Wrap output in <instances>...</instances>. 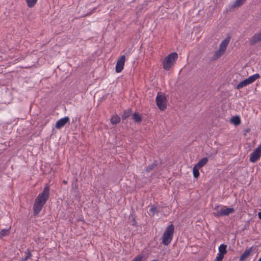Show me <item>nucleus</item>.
<instances>
[{"label": "nucleus", "mask_w": 261, "mask_h": 261, "mask_svg": "<svg viewBox=\"0 0 261 261\" xmlns=\"http://www.w3.org/2000/svg\"><path fill=\"white\" fill-rule=\"evenodd\" d=\"M49 186L46 185L42 192L39 194L36 198L33 206V211L35 215H37L39 213L43 205L48 200L49 195Z\"/></svg>", "instance_id": "f257e3e1"}, {"label": "nucleus", "mask_w": 261, "mask_h": 261, "mask_svg": "<svg viewBox=\"0 0 261 261\" xmlns=\"http://www.w3.org/2000/svg\"><path fill=\"white\" fill-rule=\"evenodd\" d=\"M178 55L176 53H172L165 58L162 62L163 66L165 70H170L174 65L177 59Z\"/></svg>", "instance_id": "f03ea898"}, {"label": "nucleus", "mask_w": 261, "mask_h": 261, "mask_svg": "<svg viewBox=\"0 0 261 261\" xmlns=\"http://www.w3.org/2000/svg\"><path fill=\"white\" fill-rule=\"evenodd\" d=\"M174 230V226L173 224L168 226L162 237V243L165 245H169L173 239V233Z\"/></svg>", "instance_id": "7ed1b4c3"}, {"label": "nucleus", "mask_w": 261, "mask_h": 261, "mask_svg": "<svg viewBox=\"0 0 261 261\" xmlns=\"http://www.w3.org/2000/svg\"><path fill=\"white\" fill-rule=\"evenodd\" d=\"M214 210L216 212L213 213V215L216 217L228 216L234 212L233 208L225 206L223 207H220L219 205L215 206Z\"/></svg>", "instance_id": "20e7f679"}, {"label": "nucleus", "mask_w": 261, "mask_h": 261, "mask_svg": "<svg viewBox=\"0 0 261 261\" xmlns=\"http://www.w3.org/2000/svg\"><path fill=\"white\" fill-rule=\"evenodd\" d=\"M229 41L230 39L226 38L221 42L218 50H216L214 54L213 58L215 60L218 59L224 54Z\"/></svg>", "instance_id": "39448f33"}, {"label": "nucleus", "mask_w": 261, "mask_h": 261, "mask_svg": "<svg viewBox=\"0 0 261 261\" xmlns=\"http://www.w3.org/2000/svg\"><path fill=\"white\" fill-rule=\"evenodd\" d=\"M155 101L158 108L161 111H164L167 108V99L165 95L158 93Z\"/></svg>", "instance_id": "423d86ee"}, {"label": "nucleus", "mask_w": 261, "mask_h": 261, "mask_svg": "<svg viewBox=\"0 0 261 261\" xmlns=\"http://www.w3.org/2000/svg\"><path fill=\"white\" fill-rule=\"evenodd\" d=\"M260 77V75L258 73L254 74L244 81L241 82L237 86L238 89H240L249 84L253 83L255 80Z\"/></svg>", "instance_id": "0eeeda50"}, {"label": "nucleus", "mask_w": 261, "mask_h": 261, "mask_svg": "<svg viewBox=\"0 0 261 261\" xmlns=\"http://www.w3.org/2000/svg\"><path fill=\"white\" fill-rule=\"evenodd\" d=\"M219 252L214 261H222L224 255L227 253V245L221 244L219 246Z\"/></svg>", "instance_id": "6e6552de"}, {"label": "nucleus", "mask_w": 261, "mask_h": 261, "mask_svg": "<svg viewBox=\"0 0 261 261\" xmlns=\"http://www.w3.org/2000/svg\"><path fill=\"white\" fill-rule=\"evenodd\" d=\"M261 157V145L253 151L250 155V161L252 163H255Z\"/></svg>", "instance_id": "1a4fd4ad"}, {"label": "nucleus", "mask_w": 261, "mask_h": 261, "mask_svg": "<svg viewBox=\"0 0 261 261\" xmlns=\"http://www.w3.org/2000/svg\"><path fill=\"white\" fill-rule=\"evenodd\" d=\"M125 62V57L124 55L121 56L118 60L116 65V71L117 73L120 72L124 68Z\"/></svg>", "instance_id": "9d476101"}, {"label": "nucleus", "mask_w": 261, "mask_h": 261, "mask_svg": "<svg viewBox=\"0 0 261 261\" xmlns=\"http://www.w3.org/2000/svg\"><path fill=\"white\" fill-rule=\"evenodd\" d=\"M70 119L69 117L66 116L58 120L56 123L55 126L56 128L59 129L64 126L69 122Z\"/></svg>", "instance_id": "9b49d317"}, {"label": "nucleus", "mask_w": 261, "mask_h": 261, "mask_svg": "<svg viewBox=\"0 0 261 261\" xmlns=\"http://www.w3.org/2000/svg\"><path fill=\"white\" fill-rule=\"evenodd\" d=\"M252 251V248L250 247L248 249H246L243 253L241 255L240 258V261H244L245 260L247 257L249 256L250 255L251 252Z\"/></svg>", "instance_id": "f8f14e48"}, {"label": "nucleus", "mask_w": 261, "mask_h": 261, "mask_svg": "<svg viewBox=\"0 0 261 261\" xmlns=\"http://www.w3.org/2000/svg\"><path fill=\"white\" fill-rule=\"evenodd\" d=\"M259 41H261V31L255 34L250 40L251 44H255Z\"/></svg>", "instance_id": "ddd939ff"}, {"label": "nucleus", "mask_w": 261, "mask_h": 261, "mask_svg": "<svg viewBox=\"0 0 261 261\" xmlns=\"http://www.w3.org/2000/svg\"><path fill=\"white\" fill-rule=\"evenodd\" d=\"M230 122L231 124L236 126L239 125L241 123V119L239 116H236L232 117L230 119Z\"/></svg>", "instance_id": "4468645a"}, {"label": "nucleus", "mask_w": 261, "mask_h": 261, "mask_svg": "<svg viewBox=\"0 0 261 261\" xmlns=\"http://www.w3.org/2000/svg\"><path fill=\"white\" fill-rule=\"evenodd\" d=\"M208 162V159L207 158H203L201 159L198 163L195 165L196 166L199 168L200 169L204 166Z\"/></svg>", "instance_id": "2eb2a0df"}, {"label": "nucleus", "mask_w": 261, "mask_h": 261, "mask_svg": "<svg viewBox=\"0 0 261 261\" xmlns=\"http://www.w3.org/2000/svg\"><path fill=\"white\" fill-rule=\"evenodd\" d=\"M111 122L113 124H116L120 122V118L117 115H114L111 118Z\"/></svg>", "instance_id": "dca6fc26"}, {"label": "nucleus", "mask_w": 261, "mask_h": 261, "mask_svg": "<svg viewBox=\"0 0 261 261\" xmlns=\"http://www.w3.org/2000/svg\"><path fill=\"white\" fill-rule=\"evenodd\" d=\"M10 229H4L0 231V239H2L3 237L8 236L10 234Z\"/></svg>", "instance_id": "f3484780"}, {"label": "nucleus", "mask_w": 261, "mask_h": 261, "mask_svg": "<svg viewBox=\"0 0 261 261\" xmlns=\"http://www.w3.org/2000/svg\"><path fill=\"white\" fill-rule=\"evenodd\" d=\"M133 119L136 122H140L142 120L141 116L138 113H135L133 115Z\"/></svg>", "instance_id": "a211bd4d"}, {"label": "nucleus", "mask_w": 261, "mask_h": 261, "mask_svg": "<svg viewBox=\"0 0 261 261\" xmlns=\"http://www.w3.org/2000/svg\"><path fill=\"white\" fill-rule=\"evenodd\" d=\"M200 168L196 166L195 165L193 169V176L195 178H197L199 176V170Z\"/></svg>", "instance_id": "6ab92c4d"}, {"label": "nucleus", "mask_w": 261, "mask_h": 261, "mask_svg": "<svg viewBox=\"0 0 261 261\" xmlns=\"http://www.w3.org/2000/svg\"><path fill=\"white\" fill-rule=\"evenodd\" d=\"M38 0H25L27 6L29 8L33 7L37 3Z\"/></svg>", "instance_id": "aec40b11"}, {"label": "nucleus", "mask_w": 261, "mask_h": 261, "mask_svg": "<svg viewBox=\"0 0 261 261\" xmlns=\"http://www.w3.org/2000/svg\"><path fill=\"white\" fill-rule=\"evenodd\" d=\"M245 1L246 0H236L233 5V7H240V6H241L245 3Z\"/></svg>", "instance_id": "412c9836"}, {"label": "nucleus", "mask_w": 261, "mask_h": 261, "mask_svg": "<svg viewBox=\"0 0 261 261\" xmlns=\"http://www.w3.org/2000/svg\"><path fill=\"white\" fill-rule=\"evenodd\" d=\"M157 212V208L155 206H152L149 210V214L153 216Z\"/></svg>", "instance_id": "4be33fe9"}, {"label": "nucleus", "mask_w": 261, "mask_h": 261, "mask_svg": "<svg viewBox=\"0 0 261 261\" xmlns=\"http://www.w3.org/2000/svg\"><path fill=\"white\" fill-rule=\"evenodd\" d=\"M143 256L139 255L135 257L132 261H141L143 258Z\"/></svg>", "instance_id": "5701e85b"}, {"label": "nucleus", "mask_w": 261, "mask_h": 261, "mask_svg": "<svg viewBox=\"0 0 261 261\" xmlns=\"http://www.w3.org/2000/svg\"><path fill=\"white\" fill-rule=\"evenodd\" d=\"M129 113H130V111L129 110H128V112H125L124 115H123L122 116V118L123 119H125L127 117H128L129 115Z\"/></svg>", "instance_id": "b1692460"}, {"label": "nucleus", "mask_w": 261, "mask_h": 261, "mask_svg": "<svg viewBox=\"0 0 261 261\" xmlns=\"http://www.w3.org/2000/svg\"><path fill=\"white\" fill-rule=\"evenodd\" d=\"M258 218L261 219V212L258 213Z\"/></svg>", "instance_id": "393cba45"}, {"label": "nucleus", "mask_w": 261, "mask_h": 261, "mask_svg": "<svg viewBox=\"0 0 261 261\" xmlns=\"http://www.w3.org/2000/svg\"><path fill=\"white\" fill-rule=\"evenodd\" d=\"M63 182L64 184H67V181L66 180H64V181H63Z\"/></svg>", "instance_id": "a878e982"}, {"label": "nucleus", "mask_w": 261, "mask_h": 261, "mask_svg": "<svg viewBox=\"0 0 261 261\" xmlns=\"http://www.w3.org/2000/svg\"><path fill=\"white\" fill-rule=\"evenodd\" d=\"M258 261H261V257L258 259Z\"/></svg>", "instance_id": "bb28decb"}, {"label": "nucleus", "mask_w": 261, "mask_h": 261, "mask_svg": "<svg viewBox=\"0 0 261 261\" xmlns=\"http://www.w3.org/2000/svg\"><path fill=\"white\" fill-rule=\"evenodd\" d=\"M154 166L153 165H152L151 166V168H150V169H151L152 168H153Z\"/></svg>", "instance_id": "cd10ccee"}, {"label": "nucleus", "mask_w": 261, "mask_h": 261, "mask_svg": "<svg viewBox=\"0 0 261 261\" xmlns=\"http://www.w3.org/2000/svg\"><path fill=\"white\" fill-rule=\"evenodd\" d=\"M151 261H158V260H156V259H154V260H151Z\"/></svg>", "instance_id": "c85d7f7f"}]
</instances>
